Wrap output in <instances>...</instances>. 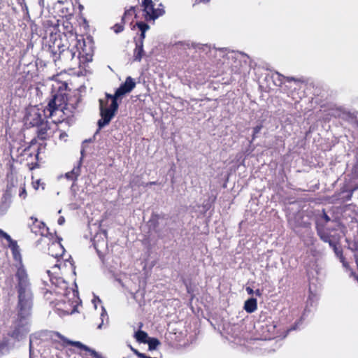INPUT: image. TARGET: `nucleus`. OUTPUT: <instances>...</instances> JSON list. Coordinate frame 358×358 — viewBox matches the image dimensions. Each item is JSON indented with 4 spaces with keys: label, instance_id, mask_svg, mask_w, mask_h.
Returning a JSON list of instances; mask_svg holds the SVG:
<instances>
[{
    "label": "nucleus",
    "instance_id": "nucleus-1",
    "mask_svg": "<svg viewBox=\"0 0 358 358\" xmlns=\"http://www.w3.org/2000/svg\"><path fill=\"white\" fill-rule=\"evenodd\" d=\"M67 101V94L61 92L52 94L48 99L43 112L45 119H51L55 125L52 126L48 120H44L36 127V137L38 139L47 141L52 138L58 131V124L73 116L76 107L69 105Z\"/></svg>",
    "mask_w": 358,
    "mask_h": 358
},
{
    "label": "nucleus",
    "instance_id": "nucleus-2",
    "mask_svg": "<svg viewBox=\"0 0 358 358\" xmlns=\"http://www.w3.org/2000/svg\"><path fill=\"white\" fill-rule=\"evenodd\" d=\"M16 290L17 292V316L27 317L33 306V293L28 275L23 266H20L16 273Z\"/></svg>",
    "mask_w": 358,
    "mask_h": 358
},
{
    "label": "nucleus",
    "instance_id": "nucleus-3",
    "mask_svg": "<svg viewBox=\"0 0 358 358\" xmlns=\"http://www.w3.org/2000/svg\"><path fill=\"white\" fill-rule=\"evenodd\" d=\"M75 45L71 48L66 47V45L62 43V39H55L53 45L49 46V52L52 61L56 64L57 62L61 61L67 62L71 61L76 56L77 52V43L78 41L77 38H73Z\"/></svg>",
    "mask_w": 358,
    "mask_h": 358
},
{
    "label": "nucleus",
    "instance_id": "nucleus-4",
    "mask_svg": "<svg viewBox=\"0 0 358 358\" xmlns=\"http://www.w3.org/2000/svg\"><path fill=\"white\" fill-rule=\"evenodd\" d=\"M55 334L58 338L60 339L59 341L57 340L52 341V344L54 345L55 348L57 350H62L63 348L67 347L68 345H72L79 348L80 350L85 352V353H80V355L83 358H87V354L94 358H102L96 351L83 344L80 341H70L59 332H56Z\"/></svg>",
    "mask_w": 358,
    "mask_h": 358
},
{
    "label": "nucleus",
    "instance_id": "nucleus-5",
    "mask_svg": "<svg viewBox=\"0 0 358 358\" xmlns=\"http://www.w3.org/2000/svg\"><path fill=\"white\" fill-rule=\"evenodd\" d=\"M118 103H110L108 108L104 103L103 99H99V110L101 118L98 120L97 124L99 130L101 129L105 126L108 125L111 120L115 116L116 112L118 110Z\"/></svg>",
    "mask_w": 358,
    "mask_h": 358
},
{
    "label": "nucleus",
    "instance_id": "nucleus-6",
    "mask_svg": "<svg viewBox=\"0 0 358 358\" xmlns=\"http://www.w3.org/2000/svg\"><path fill=\"white\" fill-rule=\"evenodd\" d=\"M141 6L143 7V16L145 21L155 20L165 13L164 6L160 3L158 8H155L152 0H143Z\"/></svg>",
    "mask_w": 358,
    "mask_h": 358
},
{
    "label": "nucleus",
    "instance_id": "nucleus-7",
    "mask_svg": "<svg viewBox=\"0 0 358 358\" xmlns=\"http://www.w3.org/2000/svg\"><path fill=\"white\" fill-rule=\"evenodd\" d=\"M39 153L40 146L37 144L36 138H34L31 141L29 145L23 150L22 153L24 159L27 161L29 160V158H31V162H27V165L31 170L38 167Z\"/></svg>",
    "mask_w": 358,
    "mask_h": 358
},
{
    "label": "nucleus",
    "instance_id": "nucleus-8",
    "mask_svg": "<svg viewBox=\"0 0 358 358\" xmlns=\"http://www.w3.org/2000/svg\"><path fill=\"white\" fill-rule=\"evenodd\" d=\"M45 120L42 117V113L39 108L31 107L27 109L24 117V124L28 127H37L40 126Z\"/></svg>",
    "mask_w": 358,
    "mask_h": 358
},
{
    "label": "nucleus",
    "instance_id": "nucleus-9",
    "mask_svg": "<svg viewBox=\"0 0 358 358\" xmlns=\"http://www.w3.org/2000/svg\"><path fill=\"white\" fill-rule=\"evenodd\" d=\"M27 317H21L17 316V319L15 321L13 329L8 334V335L14 338L19 339L25 331L24 320Z\"/></svg>",
    "mask_w": 358,
    "mask_h": 358
},
{
    "label": "nucleus",
    "instance_id": "nucleus-10",
    "mask_svg": "<svg viewBox=\"0 0 358 358\" xmlns=\"http://www.w3.org/2000/svg\"><path fill=\"white\" fill-rule=\"evenodd\" d=\"M136 86V83L134 82V79L128 76L125 82L120 85V86L116 90L115 92V96L116 97H121L122 96L124 95L127 93H129L133 90V89Z\"/></svg>",
    "mask_w": 358,
    "mask_h": 358
},
{
    "label": "nucleus",
    "instance_id": "nucleus-11",
    "mask_svg": "<svg viewBox=\"0 0 358 358\" xmlns=\"http://www.w3.org/2000/svg\"><path fill=\"white\" fill-rule=\"evenodd\" d=\"M82 164L83 159L80 157L79 161L77 162V164L74 166L73 169L71 171L65 173V178H66L68 180L73 181V182H76L78 177L81 174Z\"/></svg>",
    "mask_w": 358,
    "mask_h": 358
},
{
    "label": "nucleus",
    "instance_id": "nucleus-12",
    "mask_svg": "<svg viewBox=\"0 0 358 358\" xmlns=\"http://www.w3.org/2000/svg\"><path fill=\"white\" fill-rule=\"evenodd\" d=\"M31 220L32 221V224L29 225V228L31 232L37 234H40L43 236L44 230H45V224L42 222L38 220L37 218L31 217Z\"/></svg>",
    "mask_w": 358,
    "mask_h": 358
},
{
    "label": "nucleus",
    "instance_id": "nucleus-13",
    "mask_svg": "<svg viewBox=\"0 0 358 358\" xmlns=\"http://www.w3.org/2000/svg\"><path fill=\"white\" fill-rule=\"evenodd\" d=\"M317 233L320 239L325 243H328L329 245H332L335 243L331 240V235L328 229L317 227Z\"/></svg>",
    "mask_w": 358,
    "mask_h": 358
},
{
    "label": "nucleus",
    "instance_id": "nucleus-14",
    "mask_svg": "<svg viewBox=\"0 0 358 358\" xmlns=\"http://www.w3.org/2000/svg\"><path fill=\"white\" fill-rule=\"evenodd\" d=\"M135 43L136 47L133 52L134 61L140 62L145 55L143 44H142L141 42H136Z\"/></svg>",
    "mask_w": 358,
    "mask_h": 358
},
{
    "label": "nucleus",
    "instance_id": "nucleus-15",
    "mask_svg": "<svg viewBox=\"0 0 358 358\" xmlns=\"http://www.w3.org/2000/svg\"><path fill=\"white\" fill-rule=\"evenodd\" d=\"M244 309L248 313H252L257 309V301L255 298H250L245 301Z\"/></svg>",
    "mask_w": 358,
    "mask_h": 358
},
{
    "label": "nucleus",
    "instance_id": "nucleus-16",
    "mask_svg": "<svg viewBox=\"0 0 358 358\" xmlns=\"http://www.w3.org/2000/svg\"><path fill=\"white\" fill-rule=\"evenodd\" d=\"M134 337L136 340L142 343H146L149 338L148 334L142 330H138L135 333Z\"/></svg>",
    "mask_w": 358,
    "mask_h": 358
},
{
    "label": "nucleus",
    "instance_id": "nucleus-17",
    "mask_svg": "<svg viewBox=\"0 0 358 358\" xmlns=\"http://www.w3.org/2000/svg\"><path fill=\"white\" fill-rule=\"evenodd\" d=\"M132 15H134L135 17H137V14L136 13V6H131L128 9H125L124 13L122 17V21H127V20L129 19Z\"/></svg>",
    "mask_w": 358,
    "mask_h": 358
},
{
    "label": "nucleus",
    "instance_id": "nucleus-18",
    "mask_svg": "<svg viewBox=\"0 0 358 358\" xmlns=\"http://www.w3.org/2000/svg\"><path fill=\"white\" fill-rule=\"evenodd\" d=\"M146 343L148 344L149 350H153L157 348V347L160 344V342L156 338H149Z\"/></svg>",
    "mask_w": 358,
    "mask_h": 358
},
{
    "label": "nucleus",
    "instance_id": "nucleus-19",
    "mask_svg": "<svg viewBox=\"0 0 358 358\" xmlns=\"http://www.w3.org/2000/svg\"><path fill=\"white\" fill-rule=\"evenodd\" d=\"M330 247L333 248L336 255L340 258L341 262L344 264L345 257H343L342 249L337 247L336 243H334V245H330Z\"/></svg>",
    "mask_w": 358,
    "mask_h": 358
},
{
    "label": "nucleus",
    "instance_id": "nucleus-20",
    "mask_svg": "<svg viewBox=\"0 0 358 358\" xmlns=\"http://www.w3.org/2000/svg\"><path fill=\"white\" fill-rule=\"evenodd\" d=\"M125 23L126 22L124 20L122 21V19H121L120 23H116L113 27V30L114 31V32L116 34L122 32L124 30Z\"/></svg>",
    "mask_w": 358,
    "mask_h": 358
},
{
    "label": "nucleus",
    "instance_id": "nucleus-21",
    "mask_svg": "<svg viewBox=\"0 0 358 358\" xmlns=\"http://www.w3.org/2000/svg\"><path fill=\"white\" fill-rule=\"evenodd\" d=\"M9 243V247L11 249L13 253L15 255L18 251V245L16 241L12 239L10 236V239L6 240Z\"/></svg>",
    "mask_w": 358,
    "mask_h": 358
},
{
    "label": "nucleus",
    "instance_id": "nucleus-22",
    "mask_svg": "<svg viewBox=\"0 0 358 358\" xmlns=\"http://www.w3.org/2000/svg\"><path fill=\"white\" fill-rule=\"evenodd\" d=\"M136 24L141 32H146V31L150 29V26L144 22H138Z\"/></svg>",
    "mask_w": 358,
    "mask_h": 358
},
{
    "label": "nucleus",
    "instance_id": "nucleus-23",
    "mask_svg": "<svg viewBox=\"0 0 358 358\" xmlns=\"http://www.w3.org/2000/svg\"><path fill=\"white\" fill-rule=\"evenodd\" d=\"M106 97L107 99V100L106 101H104V103H105L106 106L107 104V102H108V99H111V103H113L114 101L115 103H117V99L119 98V97L115 96V94L113 95H112V94H108V93H106Z\"/></svg>",
    "mask_w": 358,
    "mask_h": 358
},
{
    "label": "nucleus",
    "instance_id": "nucleus-24",
    "mask_svg": "<svg viewBox=\"0 0 358 358\" xmlns=\"http://www.w3.org/2000/svg\"><path fill=\"white\" fill-rule=\"evenodd\" d=\"M262 128V125H257L253 128V134L252 136V140L254 141L256 138L257 134L261 131Z\"/></svg>",
    "mask_w": 358,
    "mask_h": 358
},
{
    "label": "nucleus",
    "instance_id": "nucleus-25",
    "mask_svg": "<svg viewBox=\"0 0 358 358\" xmlns=\"http://www.w3.org/2000/svg\"><path fill=\"white\" fill-rule=\"evenodd\" d=\"M27 191H26V188H25V185H24L23 186H22L20 187V192H19V196L22 198L23 199H24L26 197H27Z\"/></svg>",
    "mask_w": 358,
    "mask_h": 358
},
{
    "label": "nucleus",
    "instance_id": "nucleus-26",
    "mask_svg": "<svg viewBox=\"0 0 358 358\" xmlns=\"http://www.w3.org/2000/svg\"><path fill=\"white\" fill-rule=\"evenodd\" d=\"M0 238L5 240H8L10 239V235L0 229Z\"/></svg>",
    "mask_w": 358,
    "mask_h": 358
},
{
    "label": "nucleus",
    "instance_id": "nucleus-27",
    "mask_svg": "<svg viewBox=\"0 0 358 358\" xmlns=\"http://www.w3.org/2000/svg\"><path fill=\"white\" fill-rule=\"evenodd\" d=\"M131 350L133 352L134 355H136L138 358H143L144 353L140 352L138 350L131 347Z\"/></svg>",
    "mask_w": 358,
    "mask_h": 358
},
{
    "label": "nucleus",
    "instance_id": "nucleus-28",
    "mask_svg": "<svg viewBox=\"0 0 358 358\" xmlns=\"http://www.w3.org/2000/svg\"><path fill=\"white\" fill-rule=\"evenodd\" d=\"M145 38V32H141L140 34V37L138 40H135L136 42H141L142 44H143L144 39Z\"/></svg>",
    "mask_w": 358,
    "mask_h": 358
},
{
    "label": "nucleus",
    "instance_id": "nucleus-29",
    "mask_svg": "<svg viewBox=\"0 0 358 358\" xmlns=\"http://www.w3.org/2000/svg\"><path fill=\"white\" fill-rule=\"evenodd\" d=\"M61 263H62V261L59 259L56 258V263L51 268L52 269L59 268Z\"/></svg>",
    "mask_w": 358,
    "mask_h": 358
},
{
    "label": "nucleus",
    "instance_id": "nucleus-30",
    "mask_svg": "<svg viewBox=\"0 0 358 358\" xmlns=\"http://www.w3.org/2000/svg\"><path fill=\"white\" fill-rule=\"evenodd\" d=\"M246 292L250 295H252V294H254V290L251 287H246Z\"/></svg>",
    "mask_w": 358,
    "mask_h": 358
},
{
    "label": "nucleus",
    "instance_id": "nucleus-31",
    "mask_svg": "<svg viewBox=\"0 0 358 358\" xmlns=\"http://www.w3.org/2000/svg\"><path fill=\"white\" fill-rule=\"evenodd\" d=\"M254 293L256 294V296H261L262 295V290H260L259 289H256Z\"/></svg>",
    "mask_w": 358,
    "mask_h": 358
},
{
    "label": "nucleus",
    "instance_id": "nucleus-32",
    "mask_svg": "<svg viewBox=\"0 0 358 358\" xmlns=\"http://www.w3.org/2000/svg\"><path fill=\"white\" fill-rule=\"evenodd\" d=\"M64 222V218L63 217H60L59 219H58V224L59 225H62L63 224V223Z\"/></svg>",
    "mask_w": 358,
    "mask_h": 358
},
{
    "label": "nucleus",
    "instance_id": "nucleus-33",
    "mask_svg": "<svg viewBox=\"0 0 358 358\" xmlns=\"http://www.w3.org/2000/svg\"><path fill=\"white\" fill-rule=\"evenodd\" d=\"M323 217H324V220L326 221V222H328L329 221H330L329 217L326 213H324Z\"/></svg>",
    "mask_w": 358,
    "mask_h": 358
},
{
    "label": "nucleus",
    "instance_id": "nucleus-34",
    "mask_svg": "<svg viewBox=\"0 0 358 358\" xmlns=\"http://www.w3.org/2000/svg\"><path fill=\"white\" fill-rule=\"evenodd\" d=\"M286 80H287V82H291V81H292V80H294V81H296V80L295 78H292V77H287V78H286Z\"/></svg>",
    "mask_w": 358,
    "mask_h": 358
},
{
    "label": "nucleus",
    "instance_id": "nucleus-35",
    "mask_svg": "<svg viewBox=\"0 0 358 358\" xmlns=\"http://www.w3.org/2000/svg\"><path fill=\"white\" fill-rule=\"evenodd\" d=\"M198 3H208L210 0H196Z\"/></svg>",
    "mask_w": 358,
    "mask_h": 358
},
{
    "label": "nucleus",
    "instance_id": "nucleus-36",
    "mask_svg": "<svg viewBox=\"0 0 358 358\" xmlns=\"http://www.w3.org/2000/svg\"><path fill=\"white\" fill-rule=\"evenodd\" d=\"M157 182L153 181V182H150L147 183V185H147V186H149V185H157Z\"/></svg>",
    "mask_w": 358,
    "mask_h": 358
},
{
    "label": "nucleus",
    "instance_id": "nucleus-37",
    "mask_svg": "<svg viewBox=\"0 0 358 358\" xmlns=\"http://www.w3.org/2000/svg\"><path fill=\"white\" fill-rule=\"evenodd\" d=\"M66 136V134L64 131H62V132H61V134L59 135V138H62Z\"/></svg>",
    "mask_w": 358,
    "mask_h": 358
},
{
    "label": "nucleus",
    "instance_id": "nucleus-38",
    "mask_svg": "<svg viewBox=\"0 0 358 358\" xmlns=\"http://www.w3.org/2000/svg\"><path fill=\"white\" fill-rule=\"evenodd\" d=\"M3 347H4V345L3 343H0V352L3 350Z\"/></svg>",
    "mask_w": 358,
    "mask_h": 358
},
{
    "label": "nucleus",
    "instance_id": "nucleus-39",
    "mask_svg": "<svg viewBox=\"0 0 358 358\" xmlns=\"http://www.w3.org/2000/svg\"><path fill=\"white\" fill-rule=\"evenodd\" d=\"M47 273L48 274V275H49L50 277H51L52 272H51V271H50V270H47Z\"/></svg>",
    "mask_w": 358,
    "mask_h": 358
},
{
    "label": "nucleus",
    "instance_id": "nucleus-40",
    "mask_svg": "<svg viewBox=\"0 0 358 358\" xmlns=\"http://www.w3.org/2000/svg\"><path fill=\"white\" fill-rule=\"evenodd\" d=\"M357 280H358V278H357Z\"/></svg>",
    "mask_w": 358,
    "mask_h": 358
}]
</instances>
